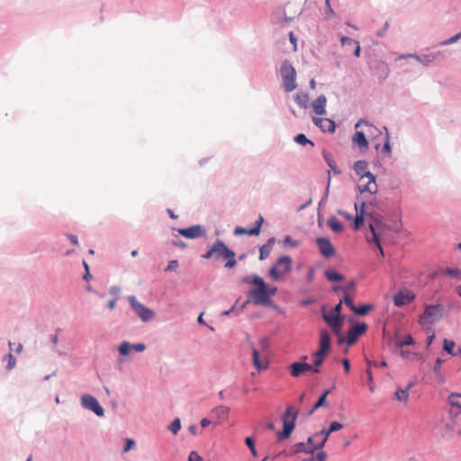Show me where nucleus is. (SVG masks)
Wrapping results in <instances>:
<instances>
[{
  "label": "nucleus",
  "mask_w": 461,
  "mask_h": 461,
  "mask_svg": "<svg viewBox=\"0 0 461 461\" xmlns=\"http://www.w3.org/2000/svg\"><path fill=\"white\" fill-rule=\"evenodd\" d=\"M252 282L253 285L257 286L249 293V297L252 302L258 305L267 304L270 297L276 294L277 288L267 285L264 280L257 275L253 276Z\"/></svg>",
  "instance_id": "obj_1"
},
{
  "label": "nucleus",
  "mask_w": 461,
  "mask_h": 461,
  "mask_svg": "<svg viewBox=\"0 0 461 461\" xmlns=\"http://www.w3.org/2000/svg\"><path fill=\"white\" fill-rule=\"evenodd\" d=\"M212 257L222 258L227 259L225 267L232 268L236 266L235 252L230 250L223 241L218 240L212 244L210 249L203 255L204 258H211Z\"/></svg>",
  "instance_id": "obj_2"
},
{
  "label": "nucleus",
  "mask_w": 461,
  "mask_h": 461,
  "mask_svg": "<svg viewBox=\"0 0 461 461\" xmlns=\"http://www.w3.org/2000/svg\"><path fill=\"white\" fill-rule=\"evenodd\" d=\"M298 410L293 406H288L285 413L284 414L282 420L284 423L283 430L277 433L278 439H285L290 437L294 427L295 420L297 418Z\"/></svg>",
  "instance_id": "obj_3"
},
{
  "label": "nucleus",
  "mask_w": 461,
  "mask_h": 461,
  "mask_svg": "<svg viewBox=\"0 0 461 461\" xmlns=\"http://www.w3.org/2000/svg\"><path fill=\"white\" fill-rule=\"evenodd\" d=\"M280 74L284 80V88L286 92H291L297 87L296 84V71L291 63L284 61L280 68Z\"/></svg>",
  "instance_id": "obj_4"
},
{
  "label": "nucleus",
  "mask_w": 461,
  "mask_h": 461,
  "mask_svg": "<svg viewBox=\"0 0 461 461\" xmlns=\"http://www.w3.org/2000/svg\"><path fill=\"white\" fill-rule=\"evenodd\" d=\"M292 269V258L289 256L279 258L276 265L270 268L269 275L273 280L278 281Z\"/></svg>",
  "instance_id": "obj_5"
},
{
  "label": "nucleus",
  "mask_w": 461,
  "mask_h": 461,
  "mask_svg": "<svg viewBox=\"0 0 461 461\" xmlns=\"http://www.w3.org/2000/svg\"><path fill=\"white\" fill-rule=\"evenodd\" d=\"M442 314V307L439 304L426 306L423 313L420 316L419 323L422 326L432 324Z\"/></svg>",
  "instance_id": "obj_6"
},
{
  "label": "nucleus",
  "mask_w": 461,
  "mask_h": 461,
  "mask_svg": "<svg viewBox=\"0 0 461 461\" xmlns=\"http://www.w3.org/2000/svg\"><path fill=\"white\" fill-rule=\"evenodd\" d=\"M316 449H318V448L315 447V446L314 447H307L306 443H304V442L296 443L293 447L294 453L304 452V453L312 454V456L304 461H326V459H327L326 452L321 450L316 455H313V452Z\"/></svg>",
  "instance_id": "obj_7"
},
{
  "label": "nucleus",
  "mask_w": 461,
  "mask_h": 461,
  "mask_svg": "<svg viewBox=\"0 0 461 461\" xmlns=\"http://www.w3.org/2000/svg\"><path fill=\"white\" fill-rule=\"evenodd\" d=\"M128 301L135 313L141 319V321H149L154 317V312L149 308L140 303L135 296H129Z\"/></svg>",
  "instance_id": "obj_8"
},
{
  "label": "nucleus",
  "mask_w": 461,
  "mask_h": 461,
  "mask_svg": "<svg viewBox=\"0 0 461 461\" xmlns=\"http://www.w3.org/2000/svg\"><path fill=\"white\" fill-rule=\"evenodd\" d=\"M322 318L336 335H340L344 317L337 315L330 310L329 312H323Z\"/></svg>",
  "instance_id": "obj_9"
},
{
  "label": "nucleus",
  "mask_w": 461,
  "mask_h": 461,
  "mask_svg": "<svg viewBox=\"0 0 461 461\" xmlns=\"http://www.w3.org/2000/svg\"><path fill=\"white\" fill-rule=\"evenodd\" d=\"M357 188L361 194L365 192L375 194L377 192V185L374 175L368 174L364 177H359Z\"/></svg>",
  "instance_id": "obj_10"
},
{
  "label": "nucleus",
  "mask_w": 461,
  "mask_h": 461,
  "mask_svg": "<svg viewBox=\"0 0 461 461\" xmlns=\"http://www.w3.org/2000/svg\"><path fill=\"white\" fill-rule=\"evenodd\" d=\"M82 406L86 409H89L94 411L97 416L102 417L104 414V409L100 406L97 400L89 395L86 394L81 397Z\"/></svg>",
  "instance_id": "obj_11"
},
{
  "label": "nucleus",
  "mask_w": 461,
  "mask_h": 461,
  "mask_svg": "<svg viewBox=\"0 0 461 461\" xmlns=\"http://www.w3.org/2000/svg\"><path fill=\"white\" fill-rule=\"evenodd\" d=\"M367 330V325L366 323H357L348 330L346 337V343L348 346L353 345L359 336L363 335Z\"/></svg>",
  "instance_id": "obj_12"
},
{
  "label": "nucleus",
  "mask_w": 461,
  "mask_h": 461,
  "mask_svg": "<svg viewBox=\"0 0 461 461\" xmlns=\"http://www.w3.org/2000/svg\"><path fill=\"white\" fill-rule=\"evenodd\" d=\"M380 225H381V222L378 220H374L372 222L369 223V228H370V231H371L372 236L371 237H367L366 240L368 242L375 243L376 247L380 250L381 255L384 256V251L382 249L381 243H380V238H379V236H380Z\"/></svg>",
  "instance_id": "obj_13"
},
{
  "label": "nucleus",
  "mask_w": 461,
  "mask_h": 461,
  "mask_svg": "<svg viewBox=\"0 0 461 461\" xmlns=\"http://www.w3.org/2000/svg\"><path fill=\"white\" fill-rule=\"evenodd\" d=\"M316 243L319 247L321 254L325 258H330L335 254V249L330 241L326 238H318Z\"/></svg>",
  "instance_id": "obj_14"
},
{
  "label": "nucleus",
  "mask_w": 461,
  "mask_h": 461,
  "mask_svg": "<svg viewBox=\"0 0 461 461\" xmlns=\"http://www.w3.org/2000/svg\"><path fill=\"white\" fill-rule=\"evenodd\" d=\"M252 362L258 372L267 370L269 366L267 357L265 355H260L257 349L252 351Z\"/></svg>",
  "instance_id": "obj_15"
},
{
  "label": "nucleus",
  "mask_w": 461,
  "mask_h": 461,
  "mask_svg": "<svg viewBox=\"0 0 461 461\" xmlns=\"http://www.w3.org/2000/svg\"><path fill=\"white\" fill-rule=\"evenodd\" d=\"M178 232L185 238L196 239L204 234V230L200 225H194L189 228L179 229Z\"/></svg>",
  "instance_id": "obj_16"
},
{
  "label": "nucleus",
  "mask_w": 461,
  "mask_h": 461,
  "mask_svg": "<svg viewBox=\"0 0 461 461\" xmlns=\"http://www.w3.org/2000/svg\"><path fill=\"white\" fill-rule=\"evenodd\" d=\"M331 339L329 332L326 330H322L320 332V341H319V349L317 352H321L323 354H328L330 351Z\"/></svg>",
  "instance_id": "obj_17"
},
{
  "label": "nucleus",
  "mask_w": 461,
  "mask_h": 461,
  "mask_svg": "<svg viewBox=\"0 0 461 461\" xmlns=\"http://www.w3.org/2000/svg\"><path fill=\"white\" fill-rule=\"evenodd\" d=\"M414 294L411 292L401 291L397 293L393 297V303L395 306L401 307L407 305L414 299Z\"/></svg>",
  "instance_id": "obj_18"
},
{
  "label": "nucleus",
  "mask_w": 461,
  "mask_h": 461,
  "mask_svg": "<svg viewBox=\"0 0 461 461\" xmlns=\"http://www.w3.org/2000/svg\"><path fill=\"white\" fill-rule=\"evenodd\" d=\"M312 366L305 362H294L290 365L291 375L293 377H298L303 373L311 371Z\"/></svg>",
  "instance_id": "obj_19"
},
{
  "label": "nucleus",
  "mask_w": 461,
  "mask_h": 461,
  "mask_svg": "<svg viewBox=\"0 0 461 461\" xmlns=\"http://www.w3.org/2000/svg\"><path fill=\"white\" fill-rule=\"evenodd\" d=\"M262 222H263V218L259 217L258 221L256 222L255 227H253L250 230H247L243 227H236L234 230V234L235 235H243V234L258 235L260 232Z\"/></svg>",
  "instance_id": "obj_20"
},
{
  "label": "nucleus",
  "mask_w": 461,
  "mask_h": 461,
  "mask_svg": "<svg viewBox=\"0 0 461 461\" xmlns=\"http://www.w3.org/2000/svg\"><path fill=\"white\" fill-rule=\"evenodd\" d=\"M313 122L323 131L333 132L335 131V122L328 118H313Z\"/></svg>",
  "instance_id": "obj_21"
},
{
  "label": "nucleus",
  "mask_w": 461,
  "mask_h": 461,
  "mask_svg": "<svg viewBox=\"0 0 461 461\" xmlns=\"http://www.w3.org/2000/svg\"><path fill=\"white\" fill-rule=\"evenodd\" d=\"M326 97L321 95H320L312 104L314 113L318 115H325L326 114Z\"/></svg>",
  "instance_id": "obj_22"
},
{
  "label": "nucleus",
  "mask_w": 461,
  "mask_h": 461,
  "mask_svg": "<svg viewBox=\"0 0 461 461\" xmlns=\"http://www.w3.org/2000/svg\"><path fill=\"white\" fill-rule=\"evenodd\" d=\"M352 141L354 144L358 146L360 149H367L368 142L366 138V134L363 131H356L355 135L352 138Z\"/></svg>",
  "instance_id": "obj_23"
},
{
  "label": "nucleus",
  "mask_w": 461,
  "mask_h": 461,
  "mask_svg": "<svg viewBox=\"0 0 461 461\" xmlns=\"http://www.w3.org/2000/svg\"><path fill=\"white\" fill-rule=\"evenodd\" d=\"M331 433L332 431H330V429H323L321 431L315 433V438H321V441H317V443L315 444V447L321 449Z\"/></svg>",
  "instance_id": "obj_24"
},
{
  "label": "nucleus",
  "mask_w": 461,
  "mask_h": 461,
  "mask_svg": "<svg viewBox=\"0 0 461 461\" xmlns=\"http://www.w3.org/2000/svg\"><path fill=\"white\" fill-rule=\"evenodd\" d=\"M326 354H323V353H321V352H314L312 357H313V366L312 368L311 371H312L313 373H319L320 372V369H319V366H321L322 365V363L324 362L325 358H326Z\"/></svg>",
  "instance_id": "obj_25"
},
{
  "label": "nucleus",
  "mask_w": 461,
  "mask_h": 461,
  "mask_svg": "<svg viewBox=\"0 0 461 461\" xmlns=\"http://www.w3.org/2000/svg\"><path fill=\"white\" fill-rule=\"evenodd\" d=\"M354 170L360 177H364L365 176L371 174L367 171V163L363 160H358L354 164Z\"/></svg>",
  "instance_id": "obj_26"
},
{
  "label": "nucleus",
  "mask_w": 461,
  "mask_h": 461,
  "mask_svg": "<svg viewBox=\"0 0 461 461\" xmlns=\"http://www.w3.org/2000/svg\"><path fill=\"white\" fill-rule=\"evenodd\" d=\"M412 383H409L405 389L399 388L395 392V398L400 402H407L409 400V391L412 387Z\"/></svg>",
  "instance_id": "obj_27"
},
{
  "label": "nucleus",
  "mask_w": 461,
  "mask_h": 461,
  "mask_svg": "<svg viewBox=\"0 0 461 461\" xmlns=\"http://www.w3.org/2000/svg\"><path fill=\"white\" fill-rule=\"evenodd\" d=\"M365 205H366V203H362L360 211H358L357 204L355 203V209H356L357 214H356L355 222H354V230H358L360 228V225L364 221L363 212H364Z\"/></svg>",
  "instance_id": "obj_28"
},
{
  "label": "nucleus",
  "mask_w": 461,
  "mask_h": 461,
  "mask_svg": "<svg viewBox=\"0 0 461 461\" xmlns=\"http://www.w3.org/2000/svg\"><path fill=\"white\" fill-rule=\"evenodd\" d=\"M273 244H274V239L272 238V239L268 240L267 244L260 247L259 260H263L269 256Z\"/></svg>",
  "instance_id": "obj_29"
},
{
  "label": "nucleus",
  "mask_w": 461,
  "mask_h": 461,
  "mask_svg": "<svg viewBox=\"0 0 461 461\" xmlns=\"http://www.w3.org/2000/svg\"><path fill=\"white\" fill-rule=\"evenodd\" d=\"M324 275L329 281L339 282L344 280V276L334 269H327Z\"/></svg>",
  "instance_id": "obj_30"
},
{
  "label": "nucleus",
  "mask_w": 461,
  "mask_h": 461,
  "mask_svg": "<svg viewBox=\"0 0 461 461\" xmlns=\"http://www.w3.org/2000/svg\"><path fill=\"white\" fill-rule=\"evenodd\" d=\"M441 364H442V360L440 358H438L436 360V363H435V366L433 367V370L435 372V375H436L438 382L442 384L445 383L446 378H445V375L442 374V372L440 370Z\"/></svg>",
  "instance_id": "obj_31"
},
{
  "label": "nucleus",
  "mask_w": 461,
  "mask_h": 461,
  "mask_svg": "<svg viewBox=\"0 0 461 461\" xmlns=\"http://www.w3.org/2000/svg\"><path fill=\"white\" fill-rule=\"evenodd\" d=\"M328 225L334 232H341L343 226L336 217H331L328 221Z\"/></svg>",
  "instance_id": "obj_32"
},
{
  "label": "nucleus",
  "mask_w": 461,
  "mask_h": 461,
  "mask_svg": "<svg viewBox=\"0 0 461 461\" xmlns=\"http://www.w3.org/2000/svg\"><path fill=\"white\" fill-rule=\"evenodd\" d=\"M443 348L448 354H451L453 356H456L458 353H461V348L458 349V352H454L455 342L452 340L444 339Z\"/></svg>",
  "instance_id": "obj_33"
},
{
  "label": "nucleus",
  "mask_w": 461,
  "mask_h": 461,
  "mask_svg": "<svg viewBox=\"0 0 461 461\" xmlns=\"http://www.w3.org/2000/svg\"><path fill=\"white\" fill-rule=\"evenodd\" d=\"M295 100L300 107L305 108L309 102V96L305 93H298L295 96Z\"/></svg>",
  "instance_id": "obj_34"
},
{
  "label": "nucleus",
  "mask_w": 461,
  "mask_h": 461,
  "mask_svg": "<svg viewBox=\"0 0 461 461\" xmlns=\"http://www.w3.org/2000/svg\"><path fill=\"white\" fill-rule=\"evenodd\" d=\"M323 157L325 158V160L327 161L330 168L333 171L334 174H339L340 171L337 168V166H336V163L335 161L330 158V155L324 151L323 152Z\"/></svg>",
  "instance_id": "obj_35"
},
{
  "label": "nucleus",
  "mask_w": 461,
  "mask_h": 461,
  "mask_svg": "<svg viewBox=\"0 0 461 461\" xmlns=\"http://www.w3.org/2000/svg\"><path fill=\"white\" fill-rule=\"evenodd\" d=\"M294 141L302 146H305L306 144H310L313 146V142L307 139V137L303 133H300L294 137Z\"/></svg>",
  "instance_id": "obj_36"
},
{
  "label": "nucleus",
  "mask_w": 461,
  "mask_h": 461,
  "mask_svg": "<svg viewBox=\"0 0 461 461\" xmlns=\"http://www.w3.org/2000/svg\"><path fill=\"white\" fill-rule=\"evenodd\" d=\"M400 58H414L419 62H424V63L428 64L434 60L435 55L434 54L427 55L424 57L423 60L420 59V57L416 56V55H411V54L407 55V56H401Z\"/></svg>",
  "instance_id": "obj_37"
},
{
  "label": "nucleus",
  "mask_w": 461,
  "mask_h": 461,
  "mask_svg": "<svg viewBox=\"0 0 461 461\" xmlns=\"http://www.w3.org/2000/svg\"><path fill=\"white\" fill-rule=\"evenodd\" d=\"M330 393V391L327 390L323 393V394L320 397V399L315 402L312 409L311 410L310 413L312 414L316 409L321 407L324 405L326 398L328 394Z\"/></svg>",
  "instance_id": "obj_38"
},
{
  "label": "nucleus",
  "mask_w": 461,
  "mask_h": 461,
  "mask_svg": "<svg viewBox=\"0 0 461 461\" xmlns=\"http://www.w3.org/2000/svg\"><path fill=\"white\" fill-rule=\"evenodd\" d=\"M132 345H131L129 342L124 341L120 344L118 350L121 355L127 356L130 354L131 350L132 349Z\"/></svg>",
  "instance_id": "obj_39"
},
{
  "label": "nucleus",
  "mask_w": 461,
  "mask_h": 461,
  "mask_svg": "<svg viewBox=\"0 0 461 461\" xmlns=\"http://www.w3.org/2000/svg\"><path fill=\"white\" fill-rule=\"evenodd\" d=\"M414 343V340L411 335H407L404 339L402 340H397L396 346L400 348H402L404 346L412 345Z\"/></svg>",
  "instance_id": "obj_40"
},
{
  "label": "nucleus",
  "mask_w": 461,
  "mask_h": 461,
  "mask_svg": "<svg viewBox=\"0 0 461 461\" xmlns=\"http://www.w3.org/2000/svg\"><path fill=\"white\" fill-rule=\"evenodd\" d=\"M372 309V306L371 305H368V304H366V305H361V306H358V307H355V310L353 311L356 314H358V315H365L370 310Z\"/></svg>",
  "instance_id": "obj_41"
},
{
  "label": "nucleus",
  "mask_w": 461,
  "mask_h": 461,
  "mask_svg": "<svg viewBox=\"0 0 461 461\" xmlns=\"http://www.w3.org/2000/svg\"><path fill=\"white\" fill-rule=\"evenodd\" d=\"M461 394L459 393H452L449 396H448V402L451 406L453 407H457V408H461V404L457 402L456 398L457 397H460Z\"/></svg>",
  "instance_id": "obj_42"
},
{
  "label": "nucleus",
  "mask_w": 461,
  "mask_h": 461,
  "mask_svg": "<svg viewBox=\"0 0 461 461\" xmlns=\"http://www.w3.org/2000/svg\"><path fill=\"white\" fill-rule=\"evenodd\" d=\"M181 429L180 420L177 418L173 420V422L169 426V429L173 434H176Z\"/></svg>",
  "instance_id": "obj_43"
},
{
  "label": "nucleus",
  "mask_w": 461,
  "mask_h": 461,
  "mask_svg": "<svg viewBox=\"0 0 461 461\" xmlns=\"http://www.w3.org/2000/svg\"><path fill=\"white\" fill-rule=\"evenodd\" d=\"M342 303H344L352 312L355 310V305L353 303V299L352 297L348 294H346L343 297V300H341Z\"/></svg>",
  "instance_id": "obj_44"
},
{
  "label": "nucleus",
  "mask_w": 461,
  "mask_h": 461,
  "mask_svg": "<svg viewBox=\"0 0 461 461\" xmlns=\"http://www.w3.org/2000/svg\"><path fill=\"white\" fill-rule=\"evenodd\" d=\"M366 375H367V383L369 385V390L371 393H373L375 391V384H374L373 375H372L370 368L366 369Z\"/></svg>",
  "instance_id": "obj_45"
},
{
  "label": "nucleus",
  "mask_w": 461,
  "mask_h": 461,
  "mask_svg": "<svg viewBox=\"0 0 461 461\" xmlns=\"http://www.w3.org/2000/svg\"><path fill=\"white\" fill-rule=\"evenodd\" d=\"M6 357H7V369L11 370L16 365V359L13 356L12 352H9V354L6 356Z\"/></svg>",
  "instance_id": "obj_46"
},
{
  "label": "nucleus",
  "mask_w": 461,
  "mask_h": 461,
  "mask_svg": "<svg viewBox=\"0 0 461 461\" xmlns=\"http://www.w3.org/2000/svg\"><path fill=\"white\" fill-rule=\"evenodd\" d=\"M325 5H326V8H325L326 18L330 19L332 16L335 15V14H334L333 10L331 9L330 0H325Z\"/></svg>",
  "instance_id": "obj_47"
},
{
  "label": "nucleus",
  "mask_w": 461,
  "mask_h": 461,
  "mask_svg": "<svg viewBox=\"0 0 461 461\" xmlns=\"http://www.w3.org/2000/svg\"><path fill=\"white\" fill-rule=\"evenodd\" d=\"M284 243L285 245L293 247V248H297L300 244L299 241L292 240V238L290 236H286L284 239Z\"/></svg>",
  "instance_id": "obj_48"
},
{
  "label": "nucleus",
  "mask_w": 461,
  "mask_h": 461,
  "mask_svg": "<svg viewBox=\"0 0 461 461\" xmlns=\"http://www.w3.org/2000/svg\"><path fill=\"white\" fill-rule=\"evenodd\" d=\"M245 443L249 447V448L250 449L252 455L253 456H257V451H256V448H255V445H254L253 439L249 437V438H247L245 439Z\"/></svg>",
  "instance_id": "obj_49"
},
{
  "label": "nucleus",
  "mask_w": 461,
  "mask_h": 461,
  "mask_svg": "<svg viewBox=\"0 0 461 461\" xmlns=\"http://www.w3.org/2000/svg\"><path fill=\"white\" fill-rule=\"evenodd\" d=\"M340 41L343 46L356 45L357 43V41H355L354 39L349 38V37H345V36L341 38Z\"/></svg>",
  "instance_id": "obj_50"
},
{
  "label": "nucleus",
  "mask_w": 461,
  "mask_h": 461,
  "mask_svg": "<svg viewBox=\"0 0 461 461\" xmlns=\"http://www.w3.org/2000/svg\"><path fill=\"white\" fill-rule=\"evenodd\" d=\"M188 461H203V459L196 451H192L189 454Z\"/></svg>",
  "instance_id": "obj_51"
},
{
  "label": "nucleus",
  "mask_w": 461,
  "mask_h": 461,
  "mask_svg": "<svg viewBox=\"0 0 461 461\" xmlns=\"http://www.w3.org/2000/svg\"><path fill=\"white\" fill-rule=\"evenodd\" d=\"M343 428V424L339 423V422H337V421H333L330 423L329 429H330V431H337V430H339Z\"/></svg>",
  "instance_id": "obj_52"
},
{
  "label": "nucleus",
  "mask_w": 461,
  "mask_h": 461,
  "mask_svg": "<svg viewBox=\"0 0 461 461\" xmlns=\"http://www.w3.org/2000/svg\"><path fill=\"white\" fill-rule=\"evenodd\" d=\"M177 267L178 262L176 260H171L166 267V271H176Z\"/></svg>",
  "instance_id": "obj_53"
},
{
  "label": "nucleus",
  "mask_w": 461,
  "mask_h": 461,
  "mask_svg": "<svg viewBox=\"0 0 461 461\" xmlns=\"http://www.w3.org/2000/svg\"><path fill=\"white\" fill-rule=\"evenodd\" d=\"M134 445H135V441L133 439L128 438L126 440L125 446L123 447V451L128 452L129 450H131L133 447Z\"/></svg>",
  "instance_id": "obj_54"
},
{
  "label": "nucleus",
  "mask_w": 461,
  "mask_h": 461,
  "mask_svg": "<svg viewBox=\"0 0 461 461\" xmlns=\"http://www.w3.org/2000/svg\"><path fill=\"white\" fill-rule=\"evenodd\" d=\"M131 348L137 352H143L146 348V345L143 343H137V344L132 345Z\"/></svg>",
  "instance_id": "obj_55"
},
{
  "label": "nucleus",
  "mask_w": 461,
  "mask_h": 461,
  "mask_svg": "<svg viewBox=\"0 0 461 461\" xmlns=\"http://www.w3.org/2000/svg\"><path fill=\"white\" fill-rule=\"evenodd\" d=\"M459 39H461V32L456 34L455 36L449 38L447 41H446L444 42V44H451V43H454L456 42V41H458Z\"/></svg>",
  "instance_id": "obj_56"
},
{
  "label": "nucleus",
  "mask_w": 461,
  "mask_h": 461,
  "mask_svg": "<svg viewBox=\"0 0 461 461\" xmlns=\"http://www.w3.org/2000/svg\"><path fill=\"white\" fill-rule=\"evenodd\" d=\"M447 274L448 276H455V277H457L460 276V271L457 270V269H454V268H447L446 270Z\"/></svg>",
  "instance_id": "obj_57"
},
{
  "label": "nucleus",
  "mask_w": 461,
  "mask_h": 461,
  "mask_svg": "<svg viewBox=\"0 0 461 461\" xmlns=\"http://www.w3.org/2000/svg\"><path fill=\"white\" fill-rule=\"evenodd\" d=\"M341 363L343 365V367H344V370H345V373L346 374H348L349 373V370H350V364H349V360L348 358H343L341 360Z\"/></svg>",
  "instance_id": "obj_58"
},
{
  "label": "nucleus",
  "mask_w": 461,
  "mask_h": 461,
  "mask_svg": "<svg viewBox=\"0 0 461 461\" xmlns=\"http://www.w3.org/2000/svg\"><path fill=\"white\" fill-rule=\"evenodd\" d=\"M341 310H342V301H339V303L331 309V311L336 313L337 315H341Z\"/></svg>",
  "instance_id": "obj_59"
},
{
  "label": "nucleus",
  "mask_w": 461,
  "mask_h": 461,
  "mask_svg": "<svg viewBox=\"0 0 461 461\" xmlns=\"http://www.w3.org/2000/svg\"><path fill=\"white\" fill-rule=\"evenodd\" d=\"M343 290L346 293L350 292V291H354L355 290V282L351 281L350 283H348L345 287H343Z\"/></svg>",
  "instance_id": "obj_60"
},
{
  "label": "nucleus",
  "mask_w": 461,
  "mask_h": 461,
  "mask_svg": "<svg viewBox=\"0 0 461 461\" xmlns=\"http://www.w3.org/2000/svg\"><path fill=\"white\" fill-rule=\"evenodd\" d=\"M383 149L386 153H390L391 152V147H390V143H389V137H388V135H386V140L384 141Z\"/></svg>",
  "instance_id": "obj_61"
},
{
  "label": "nucleus",
  "mask_w": 461,
  "mask_h": 461,
  "mask_svg": "<svg viewBox=\"0 0 461 461\" xmlns=\"http://www.w3.org/2000/svg\"><path fill=\"white\" fill-rule=\"evenodd\" d=\"M216 411L221 415H227L229 412V409L224 406H220L219 408L216 409Z\"/></svg>",
  "instance_id": "obj_62"
},
{
  "label": "nucleus",
  "mask_w": 461,
  "mask_h": 461,
  "mask_svg": "<svg viewBox=\"0 0 461 461\" xmlns=\"http://www.w3.org/2000/svg\"><path fill=\"white\" fill-rule=\"evenodd\" d=\"M428 338H427V347H429L435 338V335L433 332H427Z\"/></svg>",
  "instance_id": "obj_63"
},
{
  "label": "nucleus",
  "mask_w": 461,
  "mask_h": 461,
  "mask_svg": "<svg viewBox=\"0 0 461 461\" xmlns=\"http://www.w3.org/2000/svg\"><path fill=\"white\" fill-rule=\"evenodd\" d=\"M315 438V434L310 438H308L307 439V442H306V446L307 447H314L315 446V441H314Z\"/></svg>",
  "instance_id": "obj_64"
}]
</instances>
